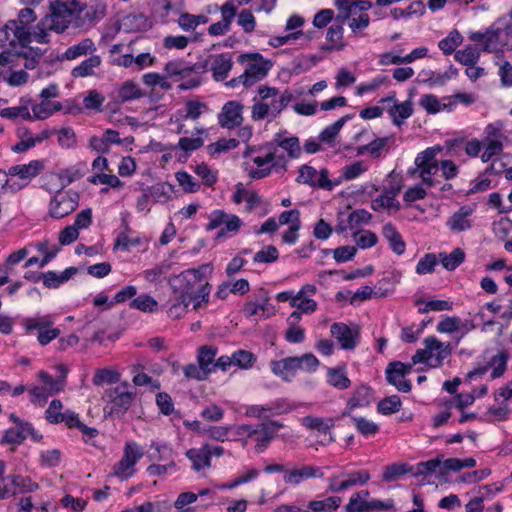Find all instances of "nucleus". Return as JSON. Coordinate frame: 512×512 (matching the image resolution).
Returning a JSON list of instances; mask_svg holds the SVG:
<instances>
[{"label":"nucleus","instance_id":"f257e3e1","mask_svg":"<svg viewBox=\"0 0 512 512\" xmlns=\"http://www.w3.org/2000/svg\"><path fill=\"white\" fill-rule=\"evenodd\" d=\"M211 264H202L197 268L184 270L169 281L172 294L184 296L187 301H195V293L199 282L206 279V273L212 272Z\"/></svg>","mask_w":512,"mask_h":512},{"label":"nucleus","instance_id":"f03ea898","mask_svg":"<svg viewBox=\"0 0 512 512\" xmlns=\"http://www.w3.org/2000/svg\"><path fill=\"white\" fill-rule=\"evenodd\" d=\"M36 14L32 8L26 7L19 11L18 18L9 20L4 28L5 40L14 45L16 42L21 47H27L32 42V34L29 25L36 20Z\"/></svg>","mask_w":512,"mask_h":512},{"label":"nucleus","instance_id":"7ed1b4c3","mask_svg":"<svg viewBox=\"0 0 512 512\" xmlns=\"http://www.w3.org/2000/svg\"><path fill=\"white\" fill-rule=\"evenodd\" d=\"M424 349H418L412 356V366L418 363H425L431 368H438L443 361L452 354L450 342L443 343L435 336H428L424 339Z\"/></svg>","mask_w":512,"mask_h":512},{"label":"nucleus","instance_id":"20e7f679","mask_svg":"<svg viewBox=\"0 0 512 512\" xmlns=\"http://www.w3.org/2000/svg\"><path fill=\"white\" fill-rule=\"evenodd\" d=\"M129 384L123 382L121 385L107 389L105 391V398L107 404L104 412L111 418L119 419L123 417L129 410L132 402L136 397V393L128 391Z\"/></svg>","mask_w":512,"mask_h":512},{"label":"nucleus","instance_id":"39448f33","mask_svg":"<svg viewBox=\"0 0 512 512\" xmlns=\"http://www.w3.org/2000/svg\"><path fill=\"white\" fill-rule=\"evenodd\" d=\"M79 199V193L72 189L57 191L49 203V216L53 219H61L70 215L77 209Z\"/></svg>","mask_w":512,"mask_h":512},{"label":"nucleus","instance_id":"423d86ee","mask_svg":"<svg viewBox=\"0 0 512 512\" xmlns=\"http://www.w3.org/2000/svg\"><path fill=\"white\" fill-rule=\"evenodd\" d=\"M248 60H252L254 62L247 65L244 71V77L246 78V82H249L248 84L252 86L268 74L272 67V62L270 60H265L258 52L243 53L237 57V62L240 64H244Z\"/></svg>","mask_w":512,"mask_h":512},{"label":"nucleus","instance_id":"0eeeda50","mask_svg":"<svg viewBox=\"0 0 512 512\" xmlns=\"http://www.w3.org/2000/svg\"><path fill=\"white\" fill-rule=\"evenodd\" d=\"M298 183L309 185L313 188H321L331 191L339 182L332 183L329 180V172L323 168L319 172L310 165H302L299 169V174L296 178Z\"/></svg>","mask_w":512,"mask_h":512},{"label":"nucleus","instance_id":"6e6552de","mask_svg":"<svg viewBox=\"0 0 512 512\" xmlns=\"http://www.w3.org/2000/svg\"><path fill=\"white\" fill-rule=\"evenodd\" d=\"M412 371V364H405L401 361H392L385 370L386 380L389 384L395 386L398 391L408 393L412 389L411 381L408 379L400 380Z\"/></svg>","mask_w":512,"mask_h":512},{"label":"nucleus","instance_id":"1a4fd4ad","mask_svg":"<svg viewBox=\"0 0 512 512\" xmlns=\"http://www.w3.org/2000/svg\"><path fill=\"white\" fill-rule=\"evenodd\" d=\"M330 332L344 350H353L360 341V329L357 325L350 327L343 322H336L331 325Z\"/></svg>","mask_w":512,"mask_h":512},{"label":"nucleus","instance_id":"9d476101","mask_svg":"<svg viewBox=\"0 0 512 512\" xmlns=\"http://www.w3.org/2000/svg\"><path fill=\"white\" fill-rule=\"evenodd\" d=\"M7 480H10L11 485L14 487L10 489L8 486L0 488V499H7L15 496L18 493H32L39 489V484L33 481L30 477H24L19 474L8 475Z\"/></svg>","mask_w":512,"mask_h":512},{"label":"nucleus","instance_id":"9b49d317","mask_svg":"<svg viewBox=\"0 0 512 512\" xmlns=\"http://www.w3.org/2000/svg\"><path fill=\"white\" fill-rule=\"evenodd\" d=\"M243 105L235 100L226 102L218 114V124L222 128L233 129L242 124Z\"/></svg>","mask_w":512,"mask_h":512},{"label":"nucleus","instance_id":"f8f14e48","mask_svg":"<svg viewBox=\"0 0 512 512\" xmlns=\"http://www.w3.org/2000/svg\"><path fill=\"white\" fill-rule=\"evenodd\" d=\"M45 168L44 160H31L28 164H19L11 166L7 172H2L3 176L19 177L25 181L22 187H25L31 179L38 176Z\"/></svg>","mask_w":512,"mask_h":512},{"label":"nucleus","instance_id":"ddd939ff","mask_svg":"<svg viewBox=\"0 0 512 512\" xmlns=\"http://www.w3.org/2000/svg\"><path fill=\"white\" fill-rule=\"evenodd\" d=\"M441 151L442 147L436 145L433 147H428L424 151L417 154L414 163L415 166L419 169V175H435L438 172L439 163L436 156Z\"/></svg>","mask_w":512,"mask_h":512},{"label":"nucleus","instance_id":"4468645a","mask_svg":"<svg viewBox=\"0 0 512 512\" xmlns=\"http://www.w3.org/2000/svg\"><path fill=\"white\" fill-rule=\"evenodd\" d=\"M324 473L322 469L315 465H302L285 471L283 481L286 484L299 485L305 480L312 478H322Z\"/></svg>","mask_w":512,"mask_h":512},{"label":"nucleus","instance_id":"2eb2a0df","mask_svg":"<svg viewBox=\"0 0 512 512\" xmlns=\"http://www.w3.org/2000/svg\"><path fill=\"white\" fill-rule=\"evenodd\" d=\"M56 369L59 372L57 378H53L48 372L43 370L38 373V378L43 383V388H46V392L50 396L60 393L66 386L68 368L64 364H59L56 366Z\"/></svg>","mask_w":512,"mask_h":512},{"label":"nucleus","instance_id":"dca6fc26","mask_svg":"<svg viewBox=\"0 0 512 512\" xmlns=\"http://www.w3.org/2000/svg\"><path fill=\"white\" fill-rule=\"evenodd\" d=\"M233 67L231 53H221L214 56L210 70L215 81H224Z\"/></svg>","mask_w":512,"mask_h":512},{"label":"nucleus","instance_id":"f3484780","mask_svg":"<svg viewBox=\"0 0 512 512\" xmlns=\"http://www.w3.org/2000/svg\"><path fill=\"white\" fill-rule=\"evenodd\" d=\"M473 213V209L464 205L461 206L447 221V226L453 232H462L471 228V221L468 219Z\"/></svg>","mask_w":512,"mask_h":512},{"label":"nucleus","instance_id":"a211bd4d","mask_svg":"<svg viewBox=\"0 0 512 512\" xmlns=\"http://www.w3.org/2000/svg\"><path fill=\"white\" fill-rule=\"evenodd\" d=\"M382 234L395 254L402 255L405 252L406 243L394 224L386 223L382 227Z\"/></svg>","mask_w":512,"mask_h":512},{"label":"nucleus","instance_id":"6ab92c4d","mask_svg":"<svg viewBox=\"0 0 512 512\" xmlns=\"http://www.w3.org/2000/svg\"><path fill=\"white\" fill-rule=\"evenodd\" d=\"M286 134L287 131L276 133V141L278 143V147L287 152L289 159H297L301 156L302 153L300 140L296 136L287 137Z\"/></svg>","mask_w":512,"mask_h":512},{"label":"nucleus","instance_id":"aec40b11","mask_svg":"<svg viewBox=\"0 0 512 512\" xmlns=\"http://www.w3.org/2000/svg\"><path fill=\"white\" fill-rule=\"evenodd\" d=\"M78 272L76 267H68L60 274L54 271H48L44 273L43 285L48 289H56L60 285L69 281Z\"/></svg>","mask_w":512,"mask_h":512},{"label":"nucleus","instance_id":"412c9836","mask_svg":"<svg viewBox=\"0 0 512 512\" xmlns=\"http://www.w3.org/2000/svg\"><path fill=\"white\" fill-rule=\"evenodd\" d=\"M270 368L276 376L285 382H290L296 375L292 356L271 361Z\"/></svg>","mask_w":512,"mask_h":512},{"label":"nucleus","instance_id":"4be33fe9","mask_svg":"<svg viewBox=\"0 0 512 512\" xmlns=\"http://www.w3.org/2000/svg\"><path fill=\"white\" fill-rule=\"evenodd\" d=\"M413 103L411 100H406L402 103L391 105L387 108V112L392 119L394 125L400 127L403 121L413 114Z\"/></svg>","mask_w":512,"mask_h":512},{"label":"nucleus","instance_id":"5701e85b","mask_svg":"<svg viewBox=\"0 0 512 512\" xmlns=\"http://www.w3.org/2000/svg\"><path fill=\"white\" fill-rule=\"evenodd\" d=\"M206 448H208V444L202 445L201 448L188 449L185 453L186 457L192 462V469L196 472L211 467L209 453L205 451Z\"/></svg>","mask_w":512,"mask_h":512},{"label":"nucleus","instance_id":"b1692460","mask_svg":"<svg viewBox=\"0 0 512 512\" xmlns=\"http://www.w3.org/2000/svg\"><path fill=\"white\" fill-rule=\"evenodd\" d=\"M275 170L276 172H285L287 170V159L283 154L276 155L274 160L266 167L262 169H251L249 171V176L252 179H263L269 176Z\"/></svg>","mask_w":512,"mask_h":512},{"label":"nucleus","instance_id":"393cba45","mask_svg":"<svg viewBox=\"0 0 512 512\" xmlns=\"http://www.w3.org/2000/svg\"><path fill=\"white\" fill-rule=\"evenodd\" d=\"M217 353L218 348L212 345H203L198 349V364L208 375L214 372L213 364Z\"/></svg>","mask_w":512,"mask_h":512},{"label":"nucleus","instance_id":"a878e982","mask_svg":"<svg viewBox=\"0 0 512 512\" xmlns=\"http://www.w3.org/2000/svg\"><path fill=\"white\" fill-rule=\"evenodd\" d=\"M147 195H150L153 202L165 203L172 198L174 185L168 182L156 183L146 188Z\"/></svg>","mask_w":512,"mask_h":512},{"label":"nucleus","instance_id":"bb28decb","mask_svg":"<svg viewBox=\"0 0 512 512\" xmlns=\"http://www.w3.org/2000/svg\"><path fill=\"white\" fill-rule=\"evenodd\" d=\"M22 324L26 334L34 332L41 333L46 328L53 325V321L49 315L28 317L22 320Z\"/></svg>","mask_w":512,"mask_h":512},{"label":"nucleus","instance_id":"cd10ccee","mask_svg":"<svg viewBox=\"0 0 512 512\" xmlns=\"http://www.w3.org/2000/svg\"><path fill=\"white\" fill-rule=\"evenodd\" d=\"M295 374L298 371L313 373L320 365L318 358L312 353H305L301 356H292Z\"/></svg>","mask_w":512,"mask_h":512},{"label":"nucleus","instance_id":"c85d7f7f","mask_svg":"<svg viewBox=\"0 0 512 512\" xmlns=\"http://www.w3.org/2000/svg\"><path fill=\"white\" fill-rule=\"evenodd\" d=\"M372 399V389L367 385H360L353 392L347 402L350 409L368 406Z\"/></svg>","mask_w":512,"mask_h":512},{"label":"nucleus","instance_id":"c756f323","mask_svg":"<svg viewBox=\"0 0 512 512\" xmlns=\"http://www.w3.org/2000/svg\"><path fill=\"white\" fill-rule=\"evenodd\" d=\"M302 425L309 430H315L319 433L326 434L330 432L335 423L333 418L323 419L321 417L308 415L302 418Z\"/></svg>","mask_w":512,"mask_h":512},{"label":"nucleus","instance_id":"7c9ffc66","mask_svg":"<svg viewBox=\"0 0 512 512\" xmlns=\"http://www.w3.org/2000/svg\"><path fill=\"white\" fill-rule=\"evenodd\" d=\"M352 118V115H345L335 121L333 124L327 126L324 128L320 134H319V141L329 144L330 146H333L334 140L344 124Z\"/></svg>","mask_w":512,"mask_h":512},{"label":"nucleus","instance_id":"2f4dec72","mask_svg":"<svg viewBox=\"0 0 512 512\" xmlns=\"http://www.w3.org/2000/svg\"><path fill=\"white\" fill-rule=\"evenodd\" d=\"M96 50L95 44L90 38H85L76 45L70 46L64 53V58L74 60L79 56L93 53Z\"/></svg>","mask_w":512,"mask_h":512},{"label":"nucleus","instance_id":"473e14b6","mask_svg":"<svg viewBox=\"0 0 512 512\" xmlns=\"http://www.w3.org/2000/svg\"><path fill=\"white\" fill-rule=\"evenodd\" d=\"M439 258L443 267L448 271H454L465 260V252L461 248H455L450 254L439 253Z\"/></svg>","mask_w":512,"mask_h":512},{"label":"nucleus","instance_id":"72a5a7b5","mask_svg":"<svg viewBox=\"0 0 512 512\" xmlns=\"http://www.w3.org/2000/svg\"><path fill=\"white\" fill-rule=\"evenodd\" d=\"M184 296L172 295L168 304L167 314L172 319H179L185 315L189 305L192 303L186 300Z\"/></svg>","mask_w":512,"mask_h":512},{"label":"nucleus","instance_id":"f704fd0d","mask_svg":"<svg viewBox=\"0 0 512 512\" xmlns=\"http://www.w3.org/2000/svg\"><path fill=\"white\" fill-rule=\"evenodd\" d=\"M144 96V92L138 87V85L131 81H125L118 89L117 98L121 102H127L134 99H139Z\"/></svg>","mask_w":512,"mask_h":512},{"label":"nucleus","instance_id":"c9c22d12","mask_svg":"<svg viewBox=\"0 0 512 512\" xmlns=\"http://www.w3.org/2000/svg\"><path fill=\"white\" fill-rule=\"evenodd\" d=\"M100 64V56L92 55L91 57L82 61L78 66L74 67L71 71V75L75 78L90 76L93 74L94 68L99 67Z\"/></svg>","mask_w":512,"mask_h":512},{"label":"nucleus","instance_id":"e433bc0d","mask_svg":"<svg viewBox=\"0 0 512 512\" xmlns=\"http://www.w3.org/2000/svg\"><path fill=\"white\" fill-rule=\"evenodd\" d=\"M413 467L406 463H393L384 467L382 480L384 482H393L399 479L401 476L412 472Z\"/></svg>","mask_w":512,"mask_h":512},{"label":"nucleus","instance_id":"4c0bfd02","mask_svg":"<svg viewBox=\"0 0 512 512\" xmlns=\"http://www.w3.org/2000/svg\"><path fill=\"white\" fill-rule=\"evenodd\" d=\"M509 360V353L506 350H501L497 355L493 356L487 363L490 367H493L491 372V378L496 379L503 376L507 369V363Z\"/></svg>","mask_w":512,"mask_h":512},{"label":"nucleus","instance_id":"58836bf2","mask_svg":"<svg viewBox=\"0 0 512 512\" xmlns=\"http://www.w3.org/2000/svg\"><path fill=\"white\" fill-rule=\"evenodd\" d=\"M341 501L339 496H331L323 500L310 501L308 508L312 510V512H333L340 506Z\"/></svg>","mask_w":512,"mask_h":512},{"label":"nucleus","instance_id":"ea45409f","mask_svg":"<svg viewBox=\"0 0 512 512\" xmlns=\"http://www.w3.org/2000/svg\"><path fill=\"white\" fill-rule=\"evenodd\" d=\"M327 382L339 390L347 389L351 385V381L347 377L344 368H329Z\"/></svg>","mask_w":512,"mask_h":512},{"label":"nucleus","instance_id":"a19ab883","mask_svg":"<svg viewBox=\"0 0 512 512\" xmlns=\"http://www.w3.org/2000/svg\"><path fill=\"white\" fill-rule=\"evenodd\" d=\"M426 11L425 5L421 0L412 2L407 8H394L391 15L394 19L407 18L413 15L422 16Z\"/></svg>","mask_w":512,"mask_h":512},{"label":"nucleus","instance_id":"79ce46f5","mask_svg":"<svg viewBox=\"0 0 512 512\" xmlns=\"http://www.w3.org/2000/svg\"><path fill=\"white\" fill-rule=\"evenodd\" d=\"M204 144V141L200 137L189 138V137H181L178 141V144L175 146H171V149H180L186 153L184 159L179 158V161L186 162L189 154L201 148Z\"/></svg>","mask_w":512,"mask_h":512},{"label":"nucleus","instance_id":"37998d69","mask_svg":"<svg viewBox=\"0 0 512 512\" xmlns=\"http://www.w3.org/2000/svg\"><path fill=\"white\" fill-rule=\"evenodd\" d=\"M144 242V238L141 236L131 237L126 232H120L115 240L114 249L130 251L131 248L142 246Z\"/></svg>","mask_w":512,"mask_h":512},{"label":"nucleus","instance_id":"c03bdc74","mask_svg":"<svg viewBox=\"0 0 512 512\" xmlns=\"http://www.w3.org/2000/svg\"><path fill=\"white\" fill-rule=\"evenodd\" d=\"M129 306L131 309H136L145 313H152L157 310L158 302L148 294H141L132 299Z\"/></svg>","mask_w":512,"mask_h":512},{"label":"nucleus","instance_id":"a18cd8bd","mask_svg":"<svg viewBox=\"0 0 512 512\" xmlns=\"http://www.w3.org/2000/svg\"><path fill=\"white\" fill-rule=\"evenodd\" d=\"M479 57L480 53L471 45L466 46L463 50L456 51L454 55V58L457 62L470 68L476 65Z\"/></svg>","mask_w":512,"mask_h":512},{"label":"nucleus","instance_id":"49530a36","mask_svg":"<svg viewBox=\"0 0 512 512\" xmlns=\"http://www.w3.org/2000/svg\"><path fill=\"white\" fill-rule=\"evenodd\" d=\"M395 142L394 135L387 137H378L369 144L370 156L374 159L380 158L384 150L388 151Z\"/></svg>","mask_w":512,"mask_h":512},{"label":"nucleus","instance_id":"de8ad7c7","mask_svg":"<svg viewBox=\"0 0 512 512\" xmlns=\"http://www.w3.org/2000/svg\"><path fill=\"white\" fill-rule=\"evenodd\" d=\"M402 402L398 395H391L383 398L377 404V411L382 415H391L398 412Z\"/></svg>","mask_w":512,"mask_h":512},{"label":"nucleus","instance_id":"09e8293b","mask_svg":"<svg viewBox=\"0 0 512 512\" xmlns=\"http://www.w3.org/2000/svg\"><path fill=\"white\" fill-rule=\"evenodd\" d=\"M483 142L485 150L481 155L482 162H489L490 160H493L495 156H498L503 152L504 145L502 141L486 137Z\"/></svg>","mask_w":512,"mask_h":512},{"label":"nucleus","instance_id":"8fccbe9b","mask_svg":"<svg viewBox=\"0 0 512 512\" xmlns=\"http://www.w3.org/2000/svg\"><path fill=\"white\" fill-rule=\"evenodd\" d=\"M462 40V35L457 30H453L447 37L439 41L438 47L444 55H451Z\"/></svg>","mask_w":512,"mask_h":512},{"label":"nucleus","instance_id":"3c124183","mask_svg":"<svg viewBox=\"0 0 512 512\" xmlns=\"http://www.w3.org/2000/svg\"><path fill=\"white\" fill-rule=\"evenodd\" d=\"M120 373L116 370L112 369H97L93 376V384L96 386H101L103 384H114L119 382Z\"/></svg>","mask_w":512,"mask_h":512},{"label":"nucleus","instance_id":"603ef678","mask_svg":"<svg viewBox=\"0 0 512 512\" xmlns=\"http://www.w3.org/2000/svg\"><path fill=\"white\" fill-rule=\"evenodd\" d=\"M443 457L444 456L440 454L434 459L419 462L415 467V471L412 470V474L414 476H427L435 473L437 468H439L440 465L442 464Z\"/></svg>","mask_w":512,"mask_h":512},{"label":"nucleus","instance_id":"864d4df0","mask_svg":"<svg viewBox=\"0 0 512 512\" xmlns=\"http://www.w3.org/2000/svg\"><path fill=\"white\" fill-rule=\"evenodd\" d=\"M234 365L241 369H250L256 362V356L254 353L248 350H237L232 354Z\"/></svg>","mask_w":512,"mask_h":512},{"label":"nucleus","instance_id":"5fc2aeb1","mask_svg":"<svg viewBox=\"0 0 512 512\" xmlns=\"http://www.w3.org/2000/svg\"><path fill=\"white\" fill-rule=\"evenodd\" d=\"M209 110L208 106L204 102L198 100H188L185 103V114L182 116L183 119H198L202 113Z\"/></svg>","mask_w":512,"mask_h":512},{"label":"nucleus","instance_id":"6e6d98bb","mask_svg":"<svg viewBox=\"0 0 512 512\" xmlns=\"http://www.w3.org/2000/svg\"><path fill=\"white\" fill-rule=\"evenodd\" d=\"M164 70L168 77H186L189 75V65L184 60H174L166 63Z\"/></svg>","mask_w":512,"mask_h":512},{"label":"nucleus","instance_id":"4d7b16f0","mask_svg":"<svg viewBox=\"0 0 512 512\" xmlns=\"http://www.w3.org/2000/svg\"><path fill=\"white\" fill-rule=\"evenodd\" d=\"M0 116L10 120H15L16 118H22L23 120L30 121L33 120V117L26 105L4 108L0 111Z\"/></svg>","mask_w":512,"mask_h":512},{"label":"nucleus","instance_id":"13d9d810","mask_svg":"<svg viewBox=\"0 0 512 512\" xmlns=\"http://www.w3.org/2000/svg\"><path fill=\"white\" fill-rule=\"evenodd\" d=\"M277 148H278V143L276 141V134H275L273 140H271L269 142H265V143H263L261 145H257V146H248L246 151L244 152V157H247L251 153L257 152V153H261L263 155L270 154L271 160L273 161L275 156L277 155L276 154Z\"/></svg>","mask_w":512,"mask_h":512},{"label":"nucleus","instance_id":"bf43d9fd","mask_svg":"<svg viewBox=\"0 0 512 512\" xmlns=\"http://www.w3.org/2000/svg\"><path fill=\"white\" fill-rule=\"evenodd\" d=\"M438 259L434 253L425 254L416 265V273L419 275L431 274L435 270Z\"/></svg>","mask_w":512,"mask_h":512},{"label":"nucleus","instance_id":"052dcab7","mask_svg":"<svg viewBox=\"0 0 512 512\" xmlns=\"http://www.w3.org/2000/svg\"><path fill=\"white\" fill-rule=\"evenodd\" d=\"M352 421L357 429V431L362 434L363 436H371L375 435L379 431V426L372 422L367 420L364 417H352Z\"/></svg>","mask_w":512,"mask_h":512},{"label":"nucleus","instance_id":"680f3d73","mask_svg":"<svg viewBox=\"0 0 512 512\" xmlns=\"http://www.w3.org/2000/svg\"><path fill=\"white\" fill-rule=\"evenodd\" d=\"M176 180L186 193H195L200 189V183L186 171H179L175 174Z\"/></svg>","mask_w":512,"mask_h":512},{"label":"nucleus","instance_id":"e2e57ef3","mask_svg":"<svg viewBox=\"0 0 512 512\" xmlns=\"http://www.w3.org/2000/svg\"><path fill=\"white\" fill-rule=\"evenodd\" d=\"M143 455L142 448L136 442L130 441L125 443L122 458L126 459L129 463L135 466Z\"/></svg>","mask_w":512,"mask_h":512},{"label":"nucleus","instance_id":"0e129e2a","mask_svg":"<svg viewBox=\"0 0 512 512\" xmlns=\"http://www.w3.org/2000/svg\"><path fill=\"white\" fill-rule=\"evenodd\" d=\"M279 257L278 249L273 245L263 247L260 251L255 253L253 261L255 263H273Z\"/></svg>","mask_w":512,"mask_h":512},{"label":"nucleus","instance_id":"69168bd1","mask_svg":"<svg viewBox=\"0 0 512 512\" xmlns=\"http://www.w3.org/2000/svg\"><path fill=\"white\" fill-rule=\"evenodd\" d=\"M62 407V402L59 399H53L45 411L46 420L51 424L61 423L63 421Z\"/></svg>","mask_w":512,"mask_h":512},{"label":"nucleus","instance_id":"338daca9","mask_svg":"<svg viewBox=\"0 0 512 512\" xmlns=\"http://www.w3.org/2000/svg\"><path fill=\"white\" fill-rule=\"evenodd\" d=\"M194 172L202 179L205 186H213L217 180V172L212 171L209 166L205 163L196 165Z\"/></svg>","mask_w":512,"mask_h":512},{"label":"nucleus","instance_id":"774afa93","mask_svg":"<svg viewBox=\"0 0 512 512\" xmlns=\"http://www.w3.org/2000/svg\"><path fill=\"white\" fill-rule=\"evenodd\" d=\"M347 489L367 483L370 480V473L368 470L362 469L346 474L343 479Z\"/></svg>","mask_w":512,"mask_h":512}]
</instances>
